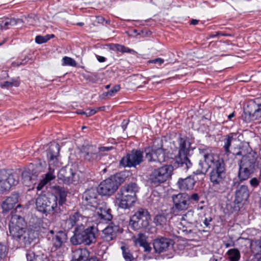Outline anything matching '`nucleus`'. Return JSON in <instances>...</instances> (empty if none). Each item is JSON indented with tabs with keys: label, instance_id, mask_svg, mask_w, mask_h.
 I'll list each match as a JSON object with an SVG mask.
<instances>
[{
	"label": "nucleus",
	"instance_id": "1",
	"mask_svg": "<svg viewBox=\"0 0 261 261\" xmlns=\"http://www.w3.org/2000/svg\"><path fill=\"white\" fill-rule=\"evenodd\" d=\"M199 151L203 156L205 164L212 168L209 176L212 185L216 187L222 184L226 177L225 166L223 159L215 154L210 147H201L199 148Z\"/></svg>",
	"mask_w": 261,
	"mask_h": 261
},
{
	"label": "nucleus",
	"instance_id": "2",
	"mask_svg": "<svg viewBox=\"0 0 261 261\" xmlns=\"http://www.w3.org/2000/svg\"><path fill=\"white\" fill-rule=\"evenodd\" d=\"M53 190L57 195L53 194L41 195L36 199V205L38 211L43 213L58 212L57 196L60 197L59 203L62 204L65 199L66 193L64 188L58 186L53 187Z\"/></svg>",
	"mask_w": 261,
	"mask_h": 261
},
{
	"label": "nucleus",
	"instance_id": "3",
	"mask_svg": "<svg viewBox=\"0 0 261 261\" xmlns=\"http://www.w3.org/2000/svg\"><path fill=\"white\" fill-rule=\"evenodd\" d=\"M137 191V185L134 182L123 186L116 195L119 207L126 209L131 206L136 201V193Z\"/></svg>",
	"mask_w": 261,
	"mask_h": 261
},
{
	"label": "nucleus",
	"instance_id": "4",
	"mask_svg": "<svg viewBox=\"0 0 261 261\" xmlns=\"http://www.w3.org/2000/svg\"><path fill=\"white\" fill-rule=\"evenodd\" d=\"M95 228L90 226L86 229L84 225L76 226L74 231V235L71 238L70 242L74 245L84 244L90 245L96 241Z\"/></svg>",
	"mask_w": 261,
	"mask_h": 261
},
{
	"label": "nucleus",
	"instance_id": "5",
	"mask_svg": "<svg viewBox=\"0 0 261 261\" xmlns=\"http://www.w3.org/2000/svg\"><path fill=\"white\" fill-rule=\"evenodd\" d=\"M191 143L186 137H180L178 139V151L175 156L176 162L179 166L185 167L188 170L192 166V163L188 157Z\"/></svg>",
	"mask_w": 261,
	"mask_h": 261
},
{
	"label": "nucleus",
	"instance_id": "6",
	"mask_svg": "<svg viewBox=\"0 0 261 261\" xmlns=\"http://www.w3.org/2000/svg\"><path fill=\"white\" fill-rule=\"evenodd\" d=\"M173 170L172 166L164 165L153 170L150 174L148 180L152 186L157 187L171 178Z\"/></svg>",
	"mask_w": 261,
	"mask_h": 261
},
{
	"label": "nucleus",
	"instance_id": "7",
	"mask_svg": "<svg viewBox=\"0 0 261 261\" xmlns=\"http://www.w3.org/2000/svg\"><path fill=\"white\" fill-rule=\"evenodd\" d=\"M12 238L22 247L30 245L35 238V231L26 227L9 229Z\"/></svg>",
	"mask_w": 261,
	"mask_h": 261
},
{
	"label": "nucleus",
	"instance_id": "8",
	"mask_svg": "<svg viewBox=\"0 0 261 261\" xmlns=\"http://www.w3.org/2000/svg\"><path fill=\"white\" fill-rule=\"evenodd\" d=\"M150 215L148 211L145 208H139L132 216L130 225L134 230L147 228L149 225Z\"/></svg>",
	"mask_w": 261,
	"mask_h": 261
},
{
	"label": "nucleus",
	"instance_id": "9",
	"mask_svg": "<svg viewBox=\"0 0 261 261\" xmlns=\"http://www.w3.org/2000/svg\"><path fill=\"white\" fill-rule=\"evenodd\" d=\"M120 184L118 176H112L99 184L98 189L99 193L104 196H111L117 190Z\"/></svg>",
	"mask_w": 261,
	"mask_h": 261
},
{
	"label": "nucleus",
	"instance_id": "10",
	"mask_svg": "<svg viewBox=\"0 0 261 261\" xmlns=\"http://www.w3.org/2000/svg\"><path fill=\"white\" fill-rule=\"evenodd\" d=\"M19 178L16 174L10 173L7 170H0V193L9 190L18 184Z\"/></svg>",
	"mask_w": 261,
	"mask_h": 261
},
{
	"label": "nucleus",
	"instance_id": "11",
	"mask_svg": "<svg viewBox=\"0 0 261 261\" xmlns=\"http://www.w3.org/2000/svg\"><path fill=\"white\" fill-rule=\"evenodd\" d=\"M145 160L148 163H158L161 164L165 161L166 155L165 150L162 147L156 148L154 146L145 149Z\"/></svg>",
	"mask_w": 261,
	"mask_h": 261
},
{
	"label": "nucleus",
	"instance_id": "12",
	"mask_svg": "<svg viewBox=\"0 0 261 261\" xmlns=\"http://www.w3.org/2000/svg\"><path fill=\"white\" fill-rule=\"evenodd\" d=\"M98 189L91 188L86 190L82 196V204L85 206H90L92 208L97 207L100 203Z\"/></svg>",
	"mask_w": 261,
	"mask_h": 261
},
{
	"label": "nucleus",
	"instance_id": "13",
	"mask_svg": "<svg viewBox=\"0 0 261 261\" xmlns=\"http://www.w3.org/2000/svg\"><path fill=\"white\" fill-rule=\"evenodd\" d=\"M143 161V152L139 150H133L130 153L122 158L120 164L123 167H136Z\"/></svg>",
	"mask_w": 261,
	"mask_h": 261
},
{
	"label": "nucleus",
	"instance_id": "14",
	"mask_svg": "<svg viewBox=\"0 0 261 261\" xmlns=\"http://www.w3.org/2000/svg\"><path fill=\"white\" fill-rule=\"evenodd\" d=\"M81 153L84 160L92 164L97 163L101 158V154L98 152V149L95 145L83 146Z\"/></svg>",
	"mask_w": 261,
	"mask_h": 261
},
{
	"label": "nucleus",
	"instance_id": "15",
	"mask_svg": "<svg viewBox=\"0 0 261 261\" xmlns=\"http://www.w3.org/2000/svg\"><path fill=\"white\" fill-rule=\"evenodd\" d=\"M173 202V212H181L187 210L190 205V196L186 193H179L172 196Z\"/></svg>",
	"mask_w": 261,
	"mask_h": 261
},
{
	"label": "nucleus",
	"instance_id": "16",
	"mask_svg": "<svg viewBox=\"0 0 261 261\" xmlns=\"http://www.w3.org/2000/svg\"><path fill=\"white\" fill-rule=\"evenodd\" d=\"M242 118L246 122L254 121L261 118V104L250 105L244 109Z\"/></svg>",
	"mask_w": 261,
	"mask_h": 261
},
{
	"label": "nucleus",
	"instance_id": "17",
	"mask_svg": "<svg viewBox=\"0 0 261 261\" xmlns=\"http://www.w3.org/2000/svg\"><path fill=\"white\" fill-rule=\"evenodd\" d=\"M92 214L93 213L91 212L90 214H87L86 212L84 211L82 214L79 212L74 213L73 215H70L66 221V223L68 225V228H72L76 224H77V226H81L82 224L80 221L90 217Z\"/></svg>",
	"mask_w": 261,
	"mask_h": 261
},
{
	"label": "nucleus",
	"instance_id": "18",
	"mask_svg": "<svg viewBox=\"0 0 261 261\" xmlns=\"http://www.w3.org/2000/svg\"><path fill=\"white\" fill-rule=\"evenodd\" d=\"M75 172L71 168L61 169L58 174V178L66 184L74 183L77 181Z\"/></svg>",
	"mask_w": 261,
	"mask_h": 261
},
{
	"label": "nucleus",
	"instance_id": "19",
	"mask_svg": "<svg viewBox=\"0 0 261 261\" xmlns=\"http://www.w3.org/2000/svg\"><path fill=\"white\" fill-rule=\"evenodd\" d=\"M172 244V241L171 240L161 237L154 240L153 248L155 252L161 253L167 251Z\"/></svg>",
	"mask_w": 261,
	"mask_h": 261
},
{
	"label": "nucleus",
	"instance_id": "20",
	"mask_svg": "<svg viewBox=\"0 0 261 261\" xmlns=\"http://www.w3.org/2000/svg\"><path fill=\"white\" fill-rule=\"evenodd\" d=\"M119 230L118 225L111 223L103 230L102 237L106 241H111L116 237V234Z\"/></svg>",
	"mask_w": 261,
	"mask_h": 261
},
{
	"label": "nucleus",
	"instance_id": "21",
	"mask_svg": "<svg viewBox=\"0 0 261 261\" xmlns=\"http://www.w3.org/2000/svg\"><path fill=\"white\" fill-rule=\"evenodd\" d=\"M256 158L254 153L249 152L242 156L239 165L255 170Z\"/></svg>",
	"mask_w": 261,
	"mask_h": 261
},
{
	"label": "nucleus",
	"instance_id": "22",
	"mask_svg": "<svg viewBox=\"0 0 261 261\" xmlns=\"http://www.w3.org/2000/svg\"><path fill=\"white\" fill-rule=\"evenodd\" d=\"M249 196L248 187L245 185H241L238 187L235 193L234 202L240 203L243 201H246Z\"/></svg>",
	"mask_w": 261,
	"mask_h": 261
},
{
	"label": "nucleus",
	"instance_id": "23",
	"mask_svg": "<svg viewBox=\"0 0 261 261\" xmlns=\"http://www.w3.org/2000/svg\"><path fill=\"white\" fill-rule=\"evenodd\" d=\"M196 180L193 175H190L185 178H179L177 181V186L181 191H187L193 188Z\"/></svg>",
	"mask_w": 261,
	"mask_h": 261
},
{
	"label": "nucleus",
	"instance_id": "24",
	"mask_svg": "<svg viewBox=\"0 0 261 261\" xmlns=\"http://www.w3.org/2000/svg\"><path fill=\"white\" fill-rule=\"evenodd\" d=\"M97 214L99 218L105 221H110L112 219L111 210L107 206L105 202L99 203L97 207Z\"/></svg>",
	"mask_w": 261,
	"mask_h": 261
},
{
	"label": "nucleus",
	"instance_id": "25",
	"mask_svg": "<svg viewBox=\"0 0 261 261\" xmlns=\"http://www.w3.org/2000/svg\"><path fill=\"white\" fill-rule=\"evenodd\" d=\"M19 194L13 193L8 197L3 203L2 208L4 211L8 212L12 209L18 202Z\"/></svg>",
	"mask_w": 261,
	"mask_h": 261
},
{
	"label": "nucleus",
	"instance_id": "26",
	"mask_svg": "<svg viewBox=\"0 0 261 261\" xmlns=\"http://www.w3.org/2000/svg\"><path fill=\"white\" fill-rule=\"evenodd\" d=\"M60 150V148L58 143H53L50 145L47 152V158L50 162H53L54 164L57 161Z\"/></svg>",
	"mask_w": 261,
	"mask_h": 261
},
{
	"label": "nucleus",
	"instance_id": "27",
	"mask_svg": "<svg viewBox=\"0 0 261 261\" xmlns=\"http://www.w3.org/2000/svg\"><path fill=\"white\" fill-rule=\"evenodd\" d=\"M25 226L26 223L23 218L17 215L12 217L9 225V229L22 228L25 227Z\"/></svg>",
	"mask_w": 261,
	"mask_h": 261
},
{
	"label": "nucleus",
	"instance_id": "28",
	"mask_svg": "<svg viewBox=\"0 0 261 261\" xmlns=\"http://www.w3.org/2000/svg\"><path fill=\"white\" fill-rule=\"evenodd\" d=\"M67 240L66 234L63 231H59L53 238V247L56 249L60 248Z\"/></svg>",
	"mask_w": 261,
	"mask_h": 261
},
{
	"label": "nucleus",
	"instance_id": "29",
	"mask_svg": "<svg viewBox=\"0 0 261 261\" xmlns=\"http://www.w3.org/2000/svg\"><path fill=\"white\" fill-rule=\"evenodd\" d=\"M56 175L54 173V169H51L50 167H49L48 172L43 177L38 184L37 189V190H41L43 187L46 185L49 181L55 179Z\"/></svg>",
	"mask_w": 261,
	"mask_h": 261
},
{
	"label": "nucleus",
	"instance_id": "30",
	"mask_svg": "<svg viewBox=\"0 0 261 261\" xmlns=\"http://www.w3.org/2000/svg\"><path fill=\"white\" fill-rule=\"evenodd\" d=\"M21 176L22 183L26 186L30 187L31 185H34L36 183V181L32 175L29 168L22 172Z\"/></svg>",
	"mask_w": 261,
	"mask_h": 261
},
{
	"label": "nucleus",
	"instance_id": "31",
	"mask_svg": "<svg viewBox=\"0 0 261 261\" xmlns=\"http://www.w3.org/2000/svg\"><path fill=\"white\" fill-rule=\"evenodd\" d=\"M254 171V170L252 169L239 165L238 178L240 181L247 180L250 177L251 175L253 173Z\"/></svg>",
	"mask_w": 261,
	"mask_h": 261
},
{
	"label": "nucleus",
	"instance_id": "32",
	"mask_svg": "<svg viewBox=\"0 0 261 261\" xmlns=\"http://www.w3.org/2000/svg\"><path fill=\"white\" fill-rule=\"evenodd\" d=\"M110 49L121 53H130L132 54H136L137 52L132 49H130L123 45L119 44H111L110 45Z\"/></svg>",
	"mask_w": 261,
	"mask_h": 261
},
{
	"label": "nucleus",
	"instance_id": "33",
	"mask_svg": "<svg viewBox=\"0 0 261 261\" xmlns=\"http://www.w3.org/2000/svg\"><path fill=\"white\" fill-rule=\"evenodd\" d=\"M19 22H22V19L6 18L0 23V29L7 30L10 27L14 26L17 23H19Z\"/></svg>",
	"mask_w": 261,
	"mask_h": 261
},
{
	"label": "nucleus",
	"instance_id": "34",
	"mask_svg": "<svg viewBox=\"0 0 261 261\" xmlns=\"http://www.w3.org/2000/svg\"><path fill=\"white\" fill-rule=\"evenodd\" d=\"M26 257L28 261H44L45 258V256L43 254H35L31 250L27 252Z\"/></svg>",
	"mask_w": 261,
	"mask_h": 261
},
{
	"label": "nucleus",
	"instance_id": "35",
	"mask_svg": "<svg viewBox=\"0 0 261 261\" xmlns=\"http://www.w3.org/2000/svg\"><path fill=\"white\" fill-rule=\"evenodd\" d=\"M226 254L229 261H239L241 257L239 250L236 248L228 250Z\"/></svg>",
	"mask_w": 261,
	"mask_h": 261
},
{
	"label": "nucleus",
	"instance_id": "36",
	"mask_svg": "<svg viewBox=\"0 0 261 261\" xmlns=\"http://www.w3.org/2000/svg\"><path fill=\"white\" fill-rule=\"evenodd\" d=\"M180 220L189 224L193 223L196 221L194 211L192 210L188 211L185 214L182 215Z\"/></svg>",
	"mask_w": 261,
	"mask_h": 261
},
{
	"label": "nucleus",
	"instance_id": "37",
	"mask_svg": "<svg viewBox=\"0 0 261 261\" xmlns=\"http://www.w3.org/2000/svg\"><path fill=\"white\" fill-rule=\"evenodd\" d=\"M210 167L207 165L205 166L202 161H200L198 164V169L193 171L194 175L205 174Z\"/></svg>",
	"mask_w": 261,
	"mask_h": 261
},
{
	"label": "nucleus",
	"instance_id": "38",
	"mask_svg": "<svg viewBox=\"0 0 261 261\" xmlns=\"http://www.w3.org/2000/svg\"><path fill=\"white\" fill-rule=\"evenodd\" d=\"M233 139V135L231 134L226 135L225 137V138L223 140V148L226 153H229V147Z\"/></svg>",
	"mask_w": 261,
	"mask_h": 261
},
{
	"label": "nucleus",
	"instance_id": "39",
	"mask_svg": "<svg viewBox=\"0 0 261 261\" xmlns=\"http://www.w3.org/2000/svg\"><path fill=\"white\" fill-rule=\"evenodd\" d=\"M28 168L31 172L32 175L36 180V178L38 176L39 173L41 172L42 171V166L40 165H34L33 164H31Z\"/></svg>",
	"mask_w": 261,
	"mask_h": 261
},
{
	"label": "nucleus",
	"instance_id": "40",
	"mask_svg": "<svg viewBox=\"0 0 261 261\" xmlns=\"http://www.w3.org/2000/svg\"><path fill=\"white\" fill-rule=\"evenodd\" d=\"M250 248L255 255L261 254V241L256 240L251 243Z\"/></svg>",
	"mask_w": 261,
	"mask_h": 261
},
{
	"label": "nucleus",
	"instance_id": "41",
	"mask_svg": "<svg viewBox=\"0 0 261 261\" xmlns=\"http://www.w3.org/2000/svg\"><path fill=\"white\" fill-rule=\"evenodd\" d=\"M123 257L125 261H135V258L133 256L129 250L125 246H121Z\"/></svg>",
	"mask_w": 261,
	"mask_h": 261
},
{
	"label": "nucleus",
	"instance_id": "42",
	"mask_svg": "<svg viewBox=\"0 0 261 261\" xmlns=\"http://www.w3.org/2000/svg\"><path fill=\"white\" fill-rule=\"evenodd\" d=\"M167 221L166 217L162 214L157 215L154 218V222L156 225H163Z\"/></svg>",
	"mask_w": 261,
	"mask_h": 261
},
{
	"label": "nucleus",
	"instance_id": "43",
	"mask_svg": "<svg viewBox=\"0 0 261 261\" xmlns=\"http://www.w3.org/2000/svg\"><path fill=\"white\" fill-rule=\"evenodd\" d=\"M77 65L76 61L72 58L68 57H64L62 59L63 66H70L75 67Z\"/></svg>",
	"mask_w": 261,
	"mask_h": 261
},
{
	"label": "nucleus",
	"instance_id": "44",
	"mask_svg": "<svg viewBox=\"0 0 261 261\" xmlns=\"http://www.w3.org/2000/svg\"><path fill=\"white\" fill-rule=\"evenodd\" d=\"M19 85V83L18 81L13 80L11 82H9V81L5 82L2 85V87L10 88L13 86L14 87H18Z\"/></svg>",
	"mask_w": 261,
	"mask_h": 261
},
{
	"label": "nucleus",
	"instance_id": "45",
	"mask_svg": "<svg viewBox=\"0 0 261 261\" xmlns=\"http://www.w3.org/2000/svg\"><path fill=\"white\" fill-rule=\"evenodd\" d=\"M37 19L35 15H29L28 17H25V20H22V22H26L28 24L34 25Z\"/></svg>",
	"mask_w": 261,
	"mask_h": 261
},
{
	"label": "nucleus",
	"instance_id": "46",
	"mask_svg": "<svg viewBox=\"0 0 261 261\" xmlns=\"http://www.w3.org/2000/svg\"><path fill=\"white\" fill-rule=\"evenodd\" d=\"M120 89V86L119 85H116L113 87V88L111 90L103 93V95H105V96H112L115 93L119 91Z\"/></svg>",
	"mask_w": 261,
	"mask_h": 261
},
{
	"label": "nucleus",
	"instance_id": "47",
	"mask_svg": "<svg viewBox=\"0 0 261 261\" xmlns=\"http://www.w3.org/2000/svg\"><path fill=\"white\" fill-rule=\"evenodd\" d=\"M147 243L145 235L143 233H139L136 240V243L139 244L140 246L144 245Z\"/></svg>",
	"mask_w": 261,
	"mask_h": 261
},
{
	"label": "nucleus",
	"instance_id": "48",
	"mask_svg": "<svg viewBox=\"0 0 261 261\" xmlns=\"http://www.w3.org/2000/svg\"><path fill=\"white\" fill-rule=\"evenodd\" d=\"M259 182V179H258L256 177L252 178L249 181L250 185L253 188L257 187L258 186Z\"/></svg>",
	"mask_w": 261,
	"mask_h": 261
},
{
	"label": "nucleus",
	"instance_id": "49",
	"mask_svg": "<svg viewBox=\"0 0 261 261\" xmlns=\"http://www.w3.org/2000/svg\"><path fill=\"white\" fill-rule=\"evenodd\" d=\"M213 220V218L211 217H205L203 221V224L205 226V227L210 228L211 227L210 222Z\"/></svg>",
	"mask_w": 261,
	"mask_h": 261
},
{
	"label": "nucleus",
	"instance_id": "50",
	"mask_svg": "<svg viewBox=\"0 0 261 261\" xmlns=\"http://www.w3.org/2000/svg\"><path fill=\"white\" fill-rule=\"evenodd\" d=\"M164 62V60L160 58H156L153 60H150L148 61L149 63L158 64L159 65L162 64Z\"/></svg>",
	"mask_w": 261,
	"mask_h": 261
},
{
	"label": "nucleus",
	"instance_id": "51",
	"mask_svg": "<svg viewBox=\"0 0 261 261\" xmlns=\"http://www.w3.org/2000/svg\"><path fill=\"white\" fill-rule=\"evenodd\" d=\"M6 250V246L0 244V258H2L3 257L5 256Z\"/></svg>",
	"mask_w": 261,
	"mask_h": 261
},
{
	"label": "nucleus",
	"instance_id": "52",
	"mask_svg": "<svg viewBox=\"0 0 261 261\" xmlns=\"http://www.w3.org/2000/svg\"><path fill=\"white\" fill-rule=\"evenodd\" d=\"M35 41L36 43L38 44H42L45 43L44 39L43 36H37L35 38Z\"/></svg>",
	"mask_w": 261,
	"mask_h": 261
},
{
	"label": "nucleus",
	"instance_id": "53",
	"mask_svg": "<svg viewBox=\"0 0 261 261\" xmlns=\"http://www.w3.org/2000/svg\"><path fill=\"white\" fill-rule=\"evenodd\" d=\"M97 113V110L95 109H91L88 111H86V116L87 117L91 116Z\"/></svg>",
	"mask_w": 261,
	"mask_h": 261
},
{
	"label": "nucleus",
	"instance_id": "54",
	"mask_svg": "<svg viewBox=\"0 0 261 261\" xmlns=\"http://www.w3.org/2000/svg\"><path fill=\"white\" fill-rule=\"evenodd\" d=\"M112 148V147H101L97 149L98 150V152L99 153V152L108 151L111 150Z\"/></svg>",
	"mask_w": 261,
	"mask_h": 261
},
{
	"label": "nucleus",
	"instance_id": "55",
	"mask_svg": "<svg viewBox=\"0 0 261 261\" xmlns=\"http://www.w3.org/2000/svg\"><path fill=\"white\" fill-rule=\"evenodd\" d=\"M144 248V251L146 252H149L151 250V247L149 246V245L147 243L144 244L143 245H141Z\"/></svg>",
	"mask_w": 261,
	"mask_h": 261
},
{
	"label": "nucleus",
	"instance_id": "56",
	"mask_svg": "<svg viewBox=\"0 0 261 261\" xmlns=\"http://www.w3.org/2000/svg\"><path fill=\"white\" fill-rule=\"evenodd\" d=\"M190 199L193 200L194 201H197L199 200V195L197 193L193 194L190 197Z\"/></svg>",
	"mask_w": 261,
	"mask_h": 261
},
{
	"label": "nucleus",
	"instance_id": "57",
	"mask_svg": "<svg viewBox=\"0 0 261 261\" xmlns=\"http://www.w3.org/2000/svg\"><path fill=\"white\" fill-rule=\"evenodd\" d=\"M180 229L181 228L179 227ZM182 231L185 233L186 234H188L192 232V230L191 229H188L187 227L185 228L184 225H182V228H181Z\"/></svg>",
	"mask_w": 261,
	"mask_h": 261
},
{
	"label": "nucleus",
	"instance_id": "58",
	"mask_svg": "<svg viewBox=\"0 0 261 261\" xmlns=\"http://www.w3.org/2000/svg\"><path fill=\"white\" fill-rule=\"evenodd\" d=\"M96 58L99 62H104L106 61V58L104 57L96 55Z\"/></svg>",
	"mask_w": 261,
	"mask_h": 261
},
{
	"label": "nucleus",
	"instance_id": "59",
	"mask_svg": "<svg viewBox=\"0 0 261 261\" xmlns=\"http://www.w3.org/2000/svg\"><path fill=\"white\" fill-rule=\"evenodd\" d=\"M217 35H221V36H231V35L230 34L224 33L222 32H217V34L215 36H217Z\"/></svg>",
	"mask_w": 261,
	"mask_h": 261
},
{
	"label": "nucleus",
	"instance_id": "60",
	"mask_svg": "<svg viewBox=\"0 0 261 261\" xmlns=\"http://www.w3.org/2000/svg\"><path fill=\"white\" fill-rule=\"evenodd\" d=\"M225 246L226 248L233 247L234 246V243L232 242H230V243H225Z\"/></svg>",
	"mask_w": 261,
	"mask_h": 261
},
{
	"label": "nucleus",
	"instance_id": "61",
	"mask_svg": "<svg viewBox=\"0 0 261 261\" xmlns=\"http://www.w3.org/2000/svg\"><path fill=\"white\" fill-rule=\"evenodd\" d=\"M198 22H199L198 20H197V19H192L191 21V24L196 25V24H198Z\"/></svg>",
	"mask_w": 261,
	"mask_h": 261
},
{
	"label": "nucleus",
	"instance_id": "62",
	"mask_svg": "<svg viewBox=\"0 0 261 261\" xmlns=\"http://www.w3.org/2000/svg\"><path fill=\"white\" fill-rule=\"evenodd\" d=\"M24 64V63L23 62H21L20 63H19V62H13L12 63L13 66H18L20 65H23Z\"/></svg>",
	"mask_w": 261,
	"mask_h": 261
},
{
	"label": "nucleus",
	"instance_id": "63",
	"mask_svg": "<svg viewBox=\"0 0 261 261\" xmlns=\"http://www.w3.org/2000/svg\"><path fill=\"white\" fill-rule=\"evenodd\" d=\"M234 113L233 112L232 113H231L230 114H229L228 116V120H231L232 119V118H233L234 117Z\"/></svg>",
	"mask_w": 261,
	"mask_h": 261
},
{
	"label": "nucleus",
	"instance_id": "64",
	"mask_svg": "<svg viewBox=\"0 0 261 261\" xmlns=\"http://www.w3.org/2000/svg\"><path fill=\"white\" fill-rule=\"evenodd\" d=\"M89 261H100L96 257H91L89 259Z\"/></svg>",
	"mask_w": 261,
	"mask_h": 261
}]
</instances>
